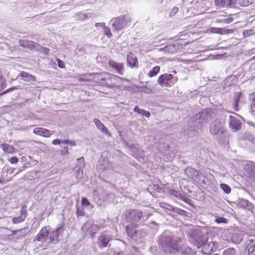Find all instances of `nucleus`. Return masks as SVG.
<instances>
[{
  "label": "nucleus",
  "mask_w": 255,
  "mask_h": 255,
  "mask_svg": "<svg viewBox=\"0 0 255 255\" xmlns=\"http://www.w3.org/2000/svg\"><path fill=\"white\" fill-rule=\"evenodd\" d=\"M159 244L162 250L166 253H176L178 252L177 242L170 235L163 234L159 237Z\"/></svg>",
  "instance_id": "f257e3e1"
},
{
  "label": "nucleus",
  "mask_w": 255,
  "mask_h": 255,
  "mask_svg": "<svg viewBox=\"0 0 255 255\" xmlns=\"http://www.w3.org/2000/svg\"><path fill=\"white\" fill-rule=\"evenodd\" d=\"M189 241L196 246L197 248H200L208 240V235L204 234L199 229L191 231L188 234Z\"/></svg>",
  "instance_id": "f03ea898"
},
{
  "label": "nucleus",
  "mask_w": 255,
  "mask_h": 255,
  "mask_svg": "<svg viewBox=\"0 0 255 255\" xmlns=\"http://www.w3.org/2000/svg\"><path fill=\"white\" fill-rule=\"evenodd\" d=\"M110 22L116 30L120 31L130 25L131 18L128 14H124L113 18Z\"/></svg>",
  "instance_id": "7ed1b4c3"
},
{
  "label": "nucleus",
  "mask_w": 255,
  "mask_h": 255,
  "mask_svg": "<svg viewBox=\"0 0 255 255\" xmlns=\"http://www.w3.org/2000/svg\"><path fill=\"white\" fill-rule=\"evenodd\" d=\"M126 232L127 235L135 241H138L146 235L144 230L137 229V225L136 224L128 225L126 228Z\"/></svg>",
  "instance_id": "20e7f679"
},
{
  "label": "nucleus",
  "mask_w": 255,
  "mask_h": 255,
  "mask_svg": "<svg viewBox=\"0 0 255 255\" xmlns=\"http://www.w3.org/2000/svg\"><path fill=\"white\" fill-rule=\"evenodd\" d=\"M104 76L105 78L104 82H103V85L109 88H113L121 84L122 78L120 77L108 72L105 73Z\"/></svg>",
  "instance_id": "39448f33"
},
{
  "label": "nucleus",
  "mask_w": 255,
  "mask_h": 255,
  "mask_svg": "<svg viewBox=\"0 0 255 255\" xmlns=\"http://www.w3.org/2000/svg\"><path fill=\"white\" fill-rule=\"evenodd\" d=\"M64 229L62 225H60L55 231L51 232L49 236V242L52 244H57L63 240Z\"/></svg>",
  "instance_id": "423d86ee"
},
{
  "label": "nucleus",
  "mask_w": 255,
  "mask_h": 255,
  "mask_svg": "<svg viewBox=\"0 0 255 255\" xmlns=\"http://www.w3.org/2000/svg\"><path fill=\"white\" fill-rule=\"evenodd\" d=\"M112 240L111 236L107 232H103L100 234L97 239V244L100 249H103L107 247H110L109 244Z\"/></svg>",
  "instance_id": "0eeeda50"
},
{
  "label": "nucleus",
  "mask_w": 255,
  "mask_h": 255,
  "mask_svg": "<svg viewBox=\"0 0 255 255\" xmlns=\"http://www.w3.org/2000/svg\"><path fill=\"white\" fill-rule=\"evenodd\" d=\"M142 216V212L138 209L129 210L127 211L125 218L128 222H138Z\"/></svg>",
  "instance_id": "6e6552de"
},
{
  "label": "nucleus",
  "mask_w": 255,
  "mask_h": 255,
  "mask_svg": "<svg viewBox=\"0 0 255 255\" xmlns=\"http://www.w3.org/2000/svg\"><path fill=\"white\" fill-rule=\"evenodd\" d=\"M244 170L251 181L255 183V163L250 162L244 165Z\"/></svg>",
  "instance_id": "1a4fd4ad"
},
{
  "label": "nucleus",
  "mask_w": 255,
  "mask_h": 255,
  "mask_svg": "<svg viewBox=\"0 0 255 255\" xmlns=\"http://www.w3.org/2000/svg\"><path fill=\"white\" fill-rule=\"evenodd\" d=\"M173 78L172 74H164L158 77L157 82L161 87L171 86Z\"/></svg>",
  "instance_id": "9d476101"
},
{
  "label": "nucleus",
  "mask_w": 255,
  "mask_h": 255,
  "mask_svg": "<svg viewBox=\"0 0 255 255\" xmlns=\"http://www.w3.org/2000/svg\"><path fill=\"white\" fill-rule=\"evenodd\" d=\"M224 129L223 124L218 121H214L210 125L209 130L212 135H217L220 133H223Z\"/></svg>",
  "instance_id": "9b49d317"
},
{
  "label": "nucleus",
  "mask_w": 255,
  "mask_h": 255,
  "mask_svg": "<svg viewBox=\"0 0 255 255\" xmlns=\"http://www.w3.org/2000/svg\"><path fill=\"white\" fill-rule=\"evenodd\" d=\"M19 44L20 46L30 50H38L40 48V45L39 44L27 39L19 40Z\"/></svg>",
  "instance_id": "f8f14e48"
},
{
  "label": "nucleus",
  "mask_w": 255,
  "mask_h": 255,
  "mask_svg": "<svg viewBox=\"0 0 255 255\" xmlns=\"http://www.w3.org/2000/svg\"><path fill=\"white\" fill-rule=\"evenodd\" d=\"M228 123L230 128L233 131L239 130L241 128L242 124L240 120L235 116H230Z\"/></svg>",
  "instance_id": "ddd939ff"
},
{
  "label": "nucleus",
  "mask_w": 255,
  "mask_h": 255,
  "mask_svg": "<svg viewBox=\"0 0 255 255\" xmlns=\"http://www.w3.org/2000/svg\"><path fill=\"white\" fill-rule=\"evenodd\" d=\"M202 252L204 254H210L211 252L215 251L217 247L215 243L213 241L205 242L202 245Z\"/></svg>",
  "instance_id": "4468645a"
},
{
  "label": "nucleus",
  "mask_w": 255,
  "mask_h": 255,
  "mask_svg": "<svg viewBox=\"0 0 255 255\" xmlns=\"http://www.w3.org/2000/svg\"><path fill=\"white\" fill-rule=\"evenodd\" d=\"M185 174L189 178L197 181L200 174L199 172L191 167H188L184 170Z\"/></svg>",
  "instance_id": "2eb2a0df"
},
{
  "label": "nucleus",
  "mask_w": 255,
  "mask_h": 255,
  "mask_svg": "<svg viewBox=\"0 0 255 255\" xmlns=\"http://www.w3.org/2000/svg\"><path fill=\"white\" fill-rule=\"evenodd\" d=\"M110 67L114 69L118 74L123 75L124 73V66L123 63H117L113 60H110L108 62Z\"/></svg>",
  "instance_id": "dca6fc26"
},
{
  "label": "nucleus",
  "mask_w": 255,
  "mask_h": 255,
  "mask_svg": "<svg viewBox=\"0 0 255 255\" xmlns=\"http://www.w3.org/2000/svg\"><path fill=\"white\" fill-rule=\"evenodd\" d=\"M215 5L219 7H229L235 6L236 0H215Z\"/></svg>",
  "instance_id": "f3484780"
},
{
  "label": "nucleus",
  "mask_w": 255,
  "mask_h": 255,
  "mask_svg": "<svg viewBox=\"0 0 255 255\" xmlns=\"http://www.w3.org/2000/svg\"><path fill=\"white\" fill-rule=\"evenodd\" d=\"M244 95L241 92H236L234 94L233 107L235 111H239L240 110L241 108L239 107V103L241 100L244 99Z\"/></svg>",
  "instance_id": "a211bd4d"
},
{
  "label": "nucleus",
  "mask_w": 255,
  "mask_h": 255,
  "mask_svg": "<svg viewBox=\"0 0 255 255\" xmlns=\"http://www.w3.org/2000/svg\"><path fill=\"white\" fill-rule=\"evenodd\" d=\"M219 143L227 146L229 144V137L228 132L224 129L223 133H220L217 136Z\"/></svg>",
  "instance_id": "6ab92c4d"
},
{
  "label": "nucleus",
  "mask_w": 255,
  "mask_h": 255,
  "mask_svg": "<svg viewBox=\"0 0 255 255\" xmlns=\"http://www.w3.org/2000/svg\"><path fill=\"white\" fill-rule=\"evenodd\" d=\"M48 236V231L46 227L43 228L35 237L34 242H44Z\"/></svg>",
  "instance_id": "aec40b11"
},
{
  "label": "nucleus",
  "mask_w": 255,
  "mask_h": 255,
  "mask_svg": "<svg viewBox=\"0 0 255 255\" xmlns=\"http://www.w3.org/2000/svg\"><path fill=\"white\" fill-rule=\"evenodd\" d=\"M196 119L200 124H203L204 123L207 122L209 119L208 111L207 110H204L199 112L196 115Z\"/></svg>",
  "instance_id": "412c9836"
},
{
  "label": "nucleus",
  "mask_w": 255,
  "mask_h": 255,
  "mask_svg": "<svg viewBox=\"0 0 255 255\" xmlns=\"http://www.w3.org/2000/svg\"><path fill=\"white\" fill-rule=\"evenodd\" d=\"M27 212L26 207L22 206L20 210V216L14 217L12 219L13 224H18L23 222L26 218Z\"/></svg>",
  "instance_id": "4be33fe9"
},
{
  "label": "nucleus",
  "mask_w": 255,
  "mask_h": 255,
  "mask_svg": "<svg viewBox=\"0 0 255 255\" xmlns=\"http://www.w3.org/2000/svg\"><path fill=\"white\" fill-rule=\"evenodd\" d=\"M246 251L249 255L255 254V240L253 238L249 239L246 242Z\"/></svg>",
  "instance_id": "5701e85b"
},
{
  "label": "nucleus",
  "mask_w": 255,
  "mask_h": 255,
  "mask_svg": "<svg viewBox=\"0 0 255 255\" xmlns=\"http://www.w3.org/2000/svg\"><path fill=\"white\" fill-rule=\"evenodd\" d=\"M33 132L37 135L44 137H49L53 132L42 128H37L34 129Z\"/></svg>",
  "instance_id": "b1692460"
},
{
  "label": "nucleus",
  "mask_w": 255,
  "mask_h": 255,
  "mask_svg": "<svg viewBox=\"0 0 255 255\" xmlns=\"http://www.w3.org/2000/svg\"><path fill=\"white\" fill-rule=\"evenodd\" d=\"M209 30L212 33H218L221 35L233 32V30L225 28L211 27Z\"/></svg>",
  "instance_id": "393cba45"
},
{
  "label": "nucleus",
  "mask_w": 255,
  "mask_h": 255,
  "mask_svg": "<svg viewBox=\"0 0 255 255\" xmlns=\"http://www.w3.org/2000/svg\"><path fill=\"white\" fill-rule=\"evenodd\" d=\"M94 123L96 126L97 128L103 133L109 136H111L110 132L108 131L107 128L100 122L99 119L95 118L94 120Z\"/></svg>",
  "instance_id": "a878e982"
},
{
  "label": "nucleus",
  "mask_w": 255,
  "mask_h": 255,
  "mask_svg": "<svg viewBox=\"0 0 255 255\" xmlns=\"http://www.w3.org/2000/svg\"><path fill=\"white\" fill-rule=\"evenodd\" d=\"M245 143L248 147L251 149L255 148V138L252 135L248 134L245 138Z\"/></svg>",
  "instance_id": "bb28decb"
},
{
  "label": "nucleus",
  "mask_w": 255,
  "mask_h": 255,
  "mask_svg": "<svg viewBox=\"0 0 255 255\" xmlns=\"http://www.w3.org/2000/svg\"><path fill=\"white\" fill-rule=\"evenodd\" d=\"M178 49V46L175 44H168L163 48H160V51H164L168 53H173L176 52Z\"/></svg>",
  "instance_id": "cd10ccee"
},
{
  "label": "nucleus",
  "mask_w": 255,
  "mask_h": 255,
  "mask_svg": "<svg viewBox=\"0 0 255 255\" xmlns=\"http://www.w3.org/2000/svg\"><path fill=\"white\" fill-rule=\"evenodd\" d=\"M112 165L108 160H104L103 161H100L98 165L99 170L101 172L110 169Z\"/></svg>",
  "instance_id": "c85d7f7f"
},
{
  "label": "nucleus",
  "mask_w": 255,
  "mask_h": 255,
  "mask_svg": "<svg viewBox=\"0 0 255 255\" xmlns=\"http://www.w3.org/2000/svg\"><path fill=\"white\" fill-rule=\"evenodd\" d=\"M20 76L23 78V80L26 82H32L36 81V77L29 74L26 72L22 71L20 74Z\"/></svg>",
  "instance_id": "c756f323"
},
{
  "label": "nucleus",
  "mask_w": 255,
  "mask_h": 255,
  "mask_svg": "<svg viewBox=\"0 0 255 255\" xmlns=\"http://www.w3.org/2000/svg\"><path fill=\"white\" fill-rule=\"evenodd\" d=\"M127 62L132 67L137 65V59L131 53H128L127 55Z\"/></svg>",
  "instance_id": "7c9ffc66"
},
{
  "label": "nucleus",
  "mask_w": 255,
  "mask_h": 255,
  "mask_svg": "<svg viewBox=\"0 0 255 255\" xmlns=\"http://www.w3.org/2000/svg\"><path fill=\"white\" fill-rule=\"evenodd\" d=\"M105 73L106 72L93 74L94 76V81L103 85V82H104L105 81V76L104 75L105 74Z\"/></svg>",
  "instance_id": "2f4dec72"
},
{
  "label": "nucleus",
  "mask_w": 255,
  "mask_h": 255,
  "mask_svg": "<svg viewBox=\"0 0 255 255\" xmlns=\"http://www.w3.org/2000/svg\"><path fill=\"white\" fill-rule=\"evenodd\" d=\"M239 205L240 207L249 210L253 208V205L251 203L249 202L248 200L243 199L240 201Z\"/></svg>",
  "instance_id": "473e14b6"
},
{
  "label": "nucleus",
  "mask_w": 255,
  "mask_h": 255,
  "mask_svg": "<svg viewBox=\"0 0 255 255\" xmlns=\"http://www.w3.org/2000/svg\"><path fill=\"white\" fill-rule=\"evenodd\" d=\"M3 150L8 153H12L15 152V148L8 144L3 143L2 144Z\"/></svg>",
  "instance_id": "72a5a7b5"
},
{
  "label": "nucleus",
  "mask_w": 255,
  "mask_h": 255,
  "mask_svg": "<svg viewBox=\"0 0 255 255\" xmlns=\"http://www.w3.org/2000/svg\"><path fill=\"white\" fill-rule=\"evenodd\" d=\"M160 67L158 66H155L153 69L149 71L147 75L149 77H153L156 76L159 72Z\"/></svg>",
  "instance_id": "f704fd0d"
},
{
  "label": "nucleus",
  "mask_w": 255,
  "mask_h": 255,
  "mask_svg": "<svg viewBox=\"0 0 255 255\" xmlns=\"http://www.w3.org/2000/svg\"><path fill=\"white\" fill-rule=\"evenodd\" d=\"M249 99L251 101V109L255 112V92L250 95Z\"/></svg>",
  "instance_id": "c9c22d12"
},
{
  "label": "nucleus",
  "mask_w": 255,
  "mask_h": 255,
  "mask_svg": "<svg viewBox=\"0 0 255 255\" xmlns=\"http://www.w3.org/2000/svg\"><path fill=\"white\" fill-rule=\"evenodd\" d=\"M236 250L233 248H230L225 250L223 253V255H236Z\"/></svg>",
  "instance_id": "e433bc0d"
},
{
  "label": "nucleus",
  "mask_w": 255,
  "mask_h": 255,
  "mask_svg": "<svg viewBox=\"0 0 255 255\" xmlns=\"http://www.w3.org/2000/svg\"><path fill=\"white\" fill-rule=\"evenodd\" d=\"M22 230H20L19 231H13L12 235L13 236H15L14 238L16 239H21L24 237V235L22 232Z\"/></svg>",
  "instance_id": "4c0bfd02"
},
{
  "label": "nucleus",
  "mask_w": 255,
  "mask_h": 255,
  "mask_svg": "<svg viewBox=\"0 0 255 255\" xmlns=\"http://www.w3.org/2000/svg\"><path fill=\"white\" fill-rule=\"evenodd\" d=\"M160 207L162 208L166 209V210H168L169 211H173V209H174V207H175L173 206H171V205L168 204L167 203H160Z\"/></svg>",
  "instance_id": "58836bf2"
},
{
  "label": "nucleus",
  "mask_w": 255,
  "mask_h": 255,
  "mask_svg": "<svg viewBox=\"0 0 255 255\" xmlns=\"http://www.w3.org/2000/svg\"><path fill=\"white\" fill-rule=\"evenodd\" d=\"M100 228L98 225H92L89 229L91 234L94 235L99 231Z\"/></svg>",
  "instance_id": "ea45409f"
},
{
  "label": "nucleus",
  "mask_w": 255,
  "mask_h": 255,
  "mask_svg": "<svg viewBox=\"0 0 255 255\" xmlns=\"http://www.w3.org/2000/svg\"><path fill=\"white\" fill-rule=\"evenodd\" d=\"M220 187L225 193L229 194L230 193L231 188L228 185L223 183L221 184Z\"/></svg>",
  "instance_id": "a19ab883"
},
{
  "label": "nucleus",
  "mask_w": 255,
  "mask_h": 255,
  "mask_svg": "<svg viewBox=\"0 0 255 255\" xmlns=\"http://www.w3.org/2000/svg\"><path fill=\"white\" fill-rule=\"evenodd\" d=\"M255 33V30L254 29H248L243 32V36L245 37H247L250 35H253Z\"/></svg>",
  "instance_id": "79ce46f5"
},
{
  "label": "nucleus",
  "mask_w": 255,
  "mask_h": 255,
  "mask_svg": "<svg viewBox=\"0 0 255 255\" xmlns=\"http://www.w3.org/2000/svg\"><path fill=\"white\" fill-rule=\"evenodd\" d=\"M173 212H174L175 213H178L179 215H183V216H186L187 214L186 211H185L181 209H180L179 208L175 207H174V209H173Z\"/></svg>",
  "instance_id": "37998d69"
},
{
  "label": "nucleus",
  "mask_w": 255,
  "mask_h": 255,
  "mask_svg": "<svg viewBox=\"0 0 255 255\" xmlns=\"http://www.w3.org/2000/svg\"><path fill=\"white\" fill-rule=\"evenodd\" d=\"M103 29L105 35H107L109 38H110L113 36V34L111 32L110 28L106 26Z\"/></svg>",
  "instance_id": "c03bdc74"
},
{
  "label": "nucleus",
  "mask_w": 255,
  "mask_h": 255,
  "mask_svg": "<svg viewBox=\"0 0 255 255\" xmlns=\"http://www.w3.org/2000/svg\"><path fill=\"white\" fill-rule=\"evenodd\" d=\"M77 162L79 167L84 168L85 166V162L83 157L77 159Z\"/></svg>",
  "instance_id": "a18cd8bd"
},
{
  "label": "nucleus",
  "mask_w": 255,
  "mask_h": 255,
  "mask_svg": "<svg viewBox=\"0 0 255 255\" xmlns=\"http://www.w3.org/2000/svg\"><path fill=\"white\" fill-rule=\"evenodd\" d=\"M228 221V220L226 218L222 217L217 218L215 219V222L216 223H217L218 224H220V223L226 224V223H227Z\"/></svg>",
  "instance_id": "49530a36"
},
{
  "label": "nucleus",
  "mask_w": 255,
  "mask_h": 255,
  "mask_svg": "<svg viewBox=\"0 0 255 255\" xmlns=\"http://www.w3.org/2000/svg\"><path fill=\"white\" fill-rule=\"evenodd\" d=\"M239 2L241 6H246L252 3V0H240Z\"/></svg>",
  "instance_id": "de8ad7c7"
},
{
  "label": "nucleus",
  "mask_w": 255,
  "mask_h": 255,
  "mask_svg": "<svg viewBox=\"0 0 255 255\" xmlns=\"http://www.w3.org/2000/svg\"><path fill=\"white\" fill-rule=\"evenodd\" d=\"M233 21V18L232 17H228L226 18H224L223 19H221L218 21L219 22L223 23L225 24H229L232 22Z\"/></svg>",
  "instance_id": "09e8293b"
},
{
  "label": "nucleus",
  "mask_w": 255,
  "mask_h": 255,
  "mask_svg": "<svg viewBox=\"0 0 255 255\" xmlns=\"http://www.w3.org/2000/svg\"><path fill=\"white\" fill-rule=\"evenodd\" d=\"M82 204L83 206H89L91 205L90 202L86 198H82Z\"/></svg>",
  "instance_id": "8fccbe9b"
},
{
  "label": "nucleus",
  "mask_w": 255,
  "mask_h": 255,
  "mask_svg": "<svg viewBox=\"0 0 255 255\" xmlns=\"http://www.w3.org/2000/svg\"><path fill=\"white\" fill-rule=\"evenodd\" d=\"M76 214L78 216H82L84 215V211L82 209H80L79 207H77Z\"/></svg>",
  "instance_id": "3c124183"
},
{
  "label": "nucleus",
  "mask_w": 255,
  "mask_h": 255,
  "mask_svg": "<svg viewBox=\"0 0 255 255\" xmlns=\"http://www.w3.org/2000/svg\"><path fill=\"white\" fill-rule=\"evenodd\" d=\"M57 61L58 63V66L60 68H64L65 67L64 62L60 60V59H57Z\"/></svg>",
  "instance_id": "603ef678"
},
{
  "label": "nucleus",
  "mask_w": 255,
  "mask_h": 255,
  "mask_svg": "<svg viewBox=\"0 0 255 255\" xmlns=\"http://www.w3.org/2000/svg\"><path fill=\"white\" fill-rule=\"evenodd\" d=\"M39 50H40L43 53H45L46 55H48L49 53V49L46 47H42L40 46V49Z\"/></svg>",
  "instance_id": "864d4df0"
},
{
  "label": "nucleus",
  "mask_w": 255,
  "mask_h": 255,
  "mask_svg": "<svg viewBox=\"0 0 255 255\" xmlns=\"http://www.w3.org/2000/svg\"><path fill=\"white\" fill-rule=\"evenodd\" d=\"M133 111L135 113H137L138 114L142 115V113L143 112L144 110L140 109L139 108V107L137 106H136L134 107Z\"/></svg>",
  "instance_id": "5fc2aeb1"
},
{
  "label": "nucleus",
  "mask_w": 255,
  "mask_h": 255,
  "mask_svg": "<svg viewBox=\"0 0 255 255\" xmlns=\"http://www.w3.org/2000/svg\"><path fill=\"white\" fill-rule=\"evenodd\" d=\"M16 89L17 88L16 87H12V88L8 89L6 90H5L4 92H3L2 93H0V96H2V95H3L8 93V92L13 91L14 90Z\"/></svg>",
  "instance_id": "6e6d98bb"
},
{
  "label": "nucleus",
  "mask_w": 255,
  "mask_h": 255,
  "mask_svg": "<svg viewBox=\"0 0 255 255\" xmlns=\"http://www.w3.org/2000/svg\"><path fill=\"white\" fill-rule=\"evenodd\" d=\"M18 158L16 157H12L9 159L10 162L12 164L16 163L18 162Z\"/></svg>",
  "instance_id": "4d7b16f0"
},
{
  "label": "nucleus",
  "mask_w": 255,
  "mask_h": 255,
  "mask_svg": "<svg viewBox=\"0 0 255 255\" xmlns=\"http://www.w3.org/2000/svg\"><path fill=\"white\" fill-rule=\"evenodd\" d=\"M95 26L96 27H102L103 28L106 26L105 22L96 23Z\"/></svg>",
  "instance_id": "13d9d810"
},
{
  "label": "nucleus",
  "mask_w": 255,
  "mask_h": 255,
  "mask_svg": "<svg viewBox=\"0 0 255 255\" xmlns=\"http://www.w3.org/2000/svg\"><path fill=\"white\" fill-rule=\"evenodd\" d=\"M126 255H138L135 250H133L132 251H130Z\"/></svg>",
  "instance_id": "bf43d9fd"
},
{
  "label": "nucleus",
  "mask_w": 255,
  "mask_h": 255,
  "mask_svg": "<svg viewBox=\"0 0 255 255\" xmlns=\"http://www.w3.org/2000/svg\"><path fill=\"white\" fill-rule=\"evenodd\" d=\"M171 193L176 197H178L180 195L178 192L175 190H172Z\"/></svg>",
  "instance_id": "052dcab7"
},
{
  "label": "nucleus",
  "mask_w": 255,
  "mask_h": 255,
  "mask_svg": "<svg viewBox=\"0 0 255 255\" xmlns=\"http://www.w3.org/2000/svg\"><path fill=\"white\" fill-rule=\"evenodd\" d=\"M142 115H144L146 117L149 118L150 116V114L148 112L144 110L142 114Z\"/></svg>",
  "instance_id": "680f3d73"
},
{
  "label": "nucleus",
  "mask_w": 255,
  "mask_h": 255,
  "mask_svg": "<svg viewBox=\"0 0 255 255\" xmlns=\"http://www.w3.org/2000/svg\"><path fill=\"white\" fill-rule=\"evenodd\" d=\"M52 143L54 145H58L61 143V141L60 140L56 139L52 141Z\"/></svg>",
  "instance_id": "e2e57ef3"
},
{
  "label": "nucleus",
  "mask_w": 255,
  "mask_h": 255,
  "mask_svg": "<svg viewBox=\"0 0 255 255\" xmlns=\"http://www.w3.org/2000/svg\"><path fill=\"white\" fill-rule=\"evenodd\" d=\"M68 152V146H66L64 148L63 150L62 151V154L63 155H65Z\"/></svg>",
  "instance_id": "0e129e2a"
},
{
  "label": "nucleus",
  "mask_w": 255,
  "mask_h": 255,
  "mask_svg": "<svg viewBox=\"0 0 255 255\" xmlns=\"http://www.w3.org/2000/svg\"><path fill=\"white\" fill-rule=\"evenodd\" d=\"M82 167H79V169L77 170L78 176H82L83 174V170L82 169Z\"/></svg>",
  "instance_id": "69168bd1"
},
{
  "label": "nucleus",
  "mask_w": 255,
  "mask_h": 255,
  "mask_svg": "<svg viewBox=\"0 0 255 255\" xmlns=\"http://www.w3.org/2000/svg\"><path fill=\"white\" fill-rule=\"evenodd\" d=\"M178 11V8L177 7H175L173 8H172V9L171 10V11L170 12V14L172 13H175L177 12Z\"/></svg>",
  "instance_id": "338daca9"
},
{
  "label": "nucleus",
  "mask_w": 255,
  "mask_h": 255,
  "mask_svg": "<svg viewBox=\"0 0 255 255\" xmlns=\"http://www.w3.org/2000/svg\"><path fill=\"white\" fill-rule=\"evenodd\" d=\"M114 254L115 255H124V253L122 251L120 252H114Z\"/></svg>",
  "instance_id": "774afa93"
}]
</instances>
